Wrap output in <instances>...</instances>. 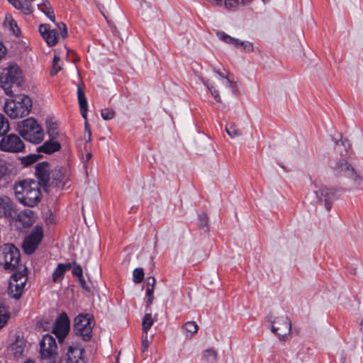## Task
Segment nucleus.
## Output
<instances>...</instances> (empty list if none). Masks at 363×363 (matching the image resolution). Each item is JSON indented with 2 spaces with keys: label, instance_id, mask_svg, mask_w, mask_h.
<instances>
[{
  "label": "nucleus",
  "instance_id": "cd10ccee",
  "mask_svg": "<svg viewBox=\"0 0 363 363\" xmlns=\"http://www.w3.org/2000/svg\"><path fill=\"white\" fill-rule=\"evenodd\" d=\"M47 133L51 138H57L59 135L57 123L52 119L46 120Z\"/></svg>",
  "mask_w": 363,
  "mask_h": 363
},
{
  "label": "nucleus",
  "instance_id": "4c0bfd02",
  "mask_svg": "<svg viewBox=\"0 0 363 363\" xmlns=\"http://www.w3.org/2000/svg\"><path fill=\"white\" fill-rule=\"evenodd\" d=\"M60 61V55L55 53L52 62V68L50 72L52 75L56 74L62 69V67L59 65Z\"/></svg>",
  "mask_w": 363,
  "mask_h": 363
},
{
  "label": "nucleus",
  "instance_id": "052dcab7",
  "mask_svg": "<svg viewBox=\"0 0 363 363\" xmlns=\"http://www.w3.org/2000/svg\"><path fill=\"white\" fill-rule=\"evenodd\" d=\"M84 139L86 140V145L89 143V142H86V140L88 139V135L87 134L85 135Z\"/></svg>",
  "mask_w": 363,
  "mask_h": 363
},
{
  "label": "nucleus",
  "instance_id": "f257e3e1",
  "mask_svg": "<svg viewBox=\"0 0 363 363\" xmlns=\"http://www.w3.org/2000/svg\"><path fill=\"white\" fill-rule=\"evenodd\" d=\"M16 199L23 206L33 207L41 199L40 183L32 179H24L15 184Z\"/></svg>",
  "mask_w": 363,
  "mask_h": 363
},
{
  "label": "nucleus",
  "instance_id": "72a5a7b5",
  "mask_svg": "<svg viewBox=\"0 0 363 363\" xmlns=\"http://www.w3.org/2000/svg\"><path fill=\"white\" fill-rule=\"evenodd\" d=\"M199 228L203 230L204 232H208L209 230L208 228V217L206 213H201L199 216Z\"/></svg>",
  "mask_w": 363,
  "mask_h": 363
},
{
  "label": "nucleus",
  "instance_id": "e2e57ef3",
  "mask_svg": "<svg viewBox=\"0 0 363 363\" xmlns=\"http://www.w3.org/2000/svg\"><path fill=\"white\" fill-rule=\"evenodd\" d=\"M262 1L266 4V3H268L269 1V0H262Z\"/></svg>",
  "mask_w": 363,
  "mask_h": 363
},
{
  "label": "nucleus",
  "instance_id": "f704fd0d",
  "mask_svg": "<svg viewBox=\"0 0 363 363\" xmlns=\"http://www.w3.org/2000/svg\"><path fill=\"white\" fill-rule=\"evenodd\" d=\"M23 342L22 340H17L15 343L11 345V350L13 354L16 357H19L23 354L24 351Z\"/></svg>",
  "mask_w": 363,
  "mask_h": 363
},
{
  "label": "nucleus",
  "instance_id": "5701e85b",
  "mask_svg": "<svg viewBox=\"0 0 363 363\" xmlns=\"http://www.w3.org/2000/svg\"><path fill=\"white\" fill-rule=\"evenodd\" d=\"M77 99L80 107L81 114L84 120L87 119V101L82 87L79 85L77 87Z\"/></svg>",
  "mask_w": 363,
  "mask_h": 363
},
{
  "label": "nucleus",
  "instance_id": "bb28decb",
  "mask_svg": "<svg viewBox=\"0 0 363 363\" xmlns=\"http://www.w3.org/2000/svg\"><path fill=\"white\" fill-rule=\"evenodd\" d=\"M198 329L199 326L194 321H188L182 326V331L186 338H191L198 332Z\"/></svg>",
  "mask_w": 363,
  "mask_h": 363
},
{
  "label": "nucleus",
  "instance_id": "7c9ffc66",
  "mask_svg": "<svg viewBox=\"0 0 363 363\" xmlns=\"http://www.w3.org/2000/svg\"><path fill=\"white\" fill-rule=\"evenodd\" d=\"M10 318V313L7 308L0 305V328H2Z\"/></svg>",
  "mask_w": 363,
  "mask_h": 363
},
{
  "label": "nucleus",
  "instance_id": "ea45409f",
  "mask_svg": "<svg viewBox=\"0 0 363 363\" xmlns=\"http://www.w3.org/2000/svg\"><path fill=\"white\" fill-rule=\"evenodd\" d=\"M39 158L40 156L38 155H29L21 158V163L25 166H28L35 163Z\"/></svg>",
  "mask_w": 363,
  "mask_h": 363
},
{
  "label": "nucleus",
  "instance_id": "473e14b6",
  "mask_svg": "<svg viewBox=\"0 0 363 363\" xmlns=\"http://www.w3.org/2000/svg\"><path fill=\"white\" fill-rule=\"evenodd\" d=\"M225 131L228 135L231 138H235L241 135L242 133L238 128L235 123L228 124L225 127Z\"/></svg>",
  "mask_w": 363,
  "mask_h": 363
},
{
  "label": "nucleus",
  "instance_id": "49530a36",
  "mask_svg": "<svg viewBox=\"0 0 363 363\" xmlns=\"http://www.w3.org/2000/svg\"><path fill=\"white\" fill-rule=\"evenodd\" d=\"M74 267L72 269V274L75 277H77L78 279L83 277L82 275V269L80 265L76 264L75 262L72 264Z\"/></svg>",
  "mask_w": 363,
  "mask_h": 363
},
{
  "label": "nucleus",
  "instance_id": "69168bd1",
  "mask_svg": "<svg viewBox=\"0 0 363 363\" xmlns=\"http://www.w3.org/2000/svg\"><path fill=\"white\" fill-rule=\"evenodd\" d=\"M361 325L363 327V318H362V320L361 322Z\"/></svg>",
  "mask_w": 363,
  "mask_h": 363
},
{
  "label": "nucleus",
  "instance_id": "5fc2aeb1",
  "mask_svg": "<svg viewBox=\"0 0 363 363\" xmlns=\"http://www.w3.org/2000/svg\"><path fill=\"white\" fill-rule=\"evenodd\" d=\"M9 2L17 9L21 10V0H9Z\"/></svg>",
  "mask_w": 363,
  "mask_h": 363
},
{
  "label": "nucleus",
  "instance_id": "6e6552de",
  "mask_svg": "<svg viewBox=\"0 0 363 363\" xmlns=\"http://www.w3.org/2000/svg\"><path fill=\"white\" fill-rule=\"evenodd\" d=\"M26 268L21 272H16L11 277L8 291L9 294L18 299L21 296L27 281Z\"/></svg>",
  "mask_w": 363,
  "mask_h": 363
},
{
  "label": "nucleus",
  "instance_id": "de8ad7c7",
  "mask_svg": "<svg viewBox=\"0 0 363 363\" xmlns=\"http://www.w3.org/2000/svg\"><path fill=\"white\" fill-rule=\"evenodd\" d=\"M9 172V168L6 162L0 161V180Z\"/></svg>",
  "mask_w": 363,
  "mask_h": 363
},
{
  "label": "nucleus",
  "instance_id": "a211bd4d",
  "mask_svg": "<svg viewBox=\"0 0 363 363\" xmlns=\"http://www.w3.org/2000/svg\"><path fill=\"white\" fill-rule=\"evenodd\" d=\"M16 220L18 223V228L21 230L28 228L34 222L33 211L28 209L21 211L17 215Z\"/></svg>",
  "mask_w": 363,
  "mask_h": 363
},
{
  "label": "nucleus",
  "instance_id": "6e6d98bb",
  "mask_svg": "<svg viewBox=\"0 0 363 363\" xmlns=\"http://www.w3.org/2000/svg\"><path fill=\"white\" fill-rule=\"evenodd\" d=\"M6 52V48L3 43L0 41V60L4 57Z\"/></svg>",
  "mask_w": 363,
  "mask_h": 363
},
{
  "label": "nucleus",
  "instance_id": "c03bdc74",
  "mask_svg": "<svg viewBox=\"0 0 363 363\" xmlns=\"http://www.w3.org/2000/svg\"><path fill=\"white\" fill-rule=\"evenodd\" d=\"M224 5L227 10L234 11L238 5V0H224Z\"/></svg>",
  "mask_w": 363,
  "mask_h": 363
},
{
  "label": "nucleus",
  "instance_id": "3c124183",
  "mask_svg": "<svg viewBox=\"0 0 363 363\" xmlns=\"http://www.w3.org/2000/svg\"><path fill=\"white\" fill-rule=\"evenodd\" d=\"M85 134L88 135L86 142H90L91 140V131L89 123L86 121L84 123Z\"/></svg>",
  "mask_w": 363,
  "mask_h": 363
},
{
  "label": "nucleus",
  "instance_id": "603ef678",
  "mask_svg": "<svg viewBox=\"0 0 363 363\" xmlns=\"http://www.w3.org/2000/svg\"><path fill=\"white\" fill-rule=\"evenodd\" d=\"M78 279H79V284H80L81 287L87 291H90V288L86 286V281H85V279H84V277H82L81 278H79Z\"/></svg>",
  "mask_w": 363,
  "mask_h": 363
},
{
  "label": "nucleus",
  "instance_id": "6ab92c4d",
  "mask_svg": "<svg viewBox=\"0 0 363 363\" xmlns=\"http://www.w3.org/2000/svg\"><path fill=\"white\" fill-rule=\"evenodd\" d=\"M84 350L77 345H70L67 352V363H84Z\"/></svg>",
  "mask_w": 363,
  "mask_h": 363
},
{
  "label": "nucleus",
  "instance_id": "37998d69",
  "mask_svg": "<svg viewBox=\"0 0 363 363\" xmlns=\"http://www.w3.org/2000/svg\"><path fill=\"white\" fill-rule=\"evenodd\" d=\"M115 114H116L115 111L113 109H110V108H104V109H102L101 111V117L106 121L111 120V119L113 118L115 116Z\"/></svg>",
  "mask_w": 363,
  "mask_h": 363
},
{
  "label": "nucleus",
  "instance_id": "423d86ee",
  "mask_svg": "<svg viewBox=\"0 0 363 363\" xmlns=\"http://www.w3.org/2000/svg\"><path fill=\"white\" fill-rule=\"evenodd\" d=\"M20 261L19 250L12 244H6L1 249L0 264L5 269L13 270Z\"/></svg>",
  "mask_w": 363,
  "mask_h": 363
},
{
  "label": "nucleus",
  "instance_id": "338daca9",
  "mask_svg": "<svg viewBox=\"0 0 363 363\" xmlns=\"http://www.w3.org/2000/svg\"><path fill=\"white\" fill-rule=\"evenodd\" d=\"M345 141H342V142H341V143H342L343 145H345Z\"/></svg>",
  "mask_w": 363,
  "mask_h": 363
},
{
  "label": "nucleus",
  "instance_id": "20e7f679",
  "mask_svg": "<svg viewBox=\"0 0 363 363\" xmlns=\"http://www.w3.org/2000/svg\"><path fill=\"white\" fill-rule=\"evenodd\" d=\"M19 134L27 141L38 144L44 138L42 128L33 118H28L18 125Z\"/></svg>",
  "mask_w": 363,
  "mask_h": 363
},
{
  "label": "nucleus",
  "instance_id": "7ed1b4c3",
  "mask_svg": "<svg viewBox=\"0 0 363 363\" xmlns=\"http://www.w3.org/2000/svg\"><path fill=\"white\" fill-rule=\"evenodd\" d=\"M22 82V73L17 65H11L0 74V86L7 95H13V88L18 87Z\"/></svg>",
  "mask_w": 363,
  "mask_h": 363
},
{
  "label": "nucleus",
  "instance_id": "a878e982",
  "mask_svg": "<svg viewBox=\"0 0 363 363\" xmlns=\"http://www.w3.org/2000/svg\"><path fill=\"white\" fill-rule=\"evenodd\" d=\"M38 8L51 21L55 22V16L54 11L48 0H43V1L38 4Z\"/></svg>",
  "mask_w": 363,
  "mask_h": 363
},
{
  "label": "nucleus",
  "instance_id": "58836bf2",
  "mask_svg": "<svg viewBox=\"0 0 363 363\" xmlns=\"http://www.w3.org/2000/svg\"><path fill=\"white\" fill-rule=\"evenodd\" d=\"M238 44L235 45L236 48H242V50L247 52H251L254 50V47L252 43L248 41H241L238 40Z\"/></svg>",
  "mask_w": 363,
  "mask_h": 363
},
{
  "label": "nucleus",
  "instance_id": "f8f14e48",
  "mask_svg": "<svg viewBox=\"0 0 363 363\" xmlns=\"http://www.w3.org/2000/svg\"><path fill=\"white\" fill-rule=\"evenodd\" d=\"M57 348L55 339L52 335L48 334L43 335L40 342V352L42 358H54L57 354Z\"/></svg>",
  "mask_w": 363,
  "mask_h": 363
},
{
  "label": "nucleus",
  "instance_id": "a19ab883",
  "mask_svg": "<svg viewBox=\"0 0 363 363\" xmlns=\"http://www.w3.org/2000/svg\"><path fill=\"white\" fill-rule=\"evenodd\" d=\"M133 281L135 284L140 283L144 279V272L142 268H136L133 272Z\"/></svg>",
  "mask_w": 363,
  "mask_h": 363
},
{
  "label": "nucleus",
  "instance_id": "dca6fc26",
  "mask_svg": "<svg viewBox=\"0 0 363 363\" xmlns=\"http://www.w3.org/2000/svg\"><path fill=\"white\" fill-rule=\"evenodd\" d=\"M66 173V169L62 167L53 169L50 173V182L47 184V188L51 186L57 188H62L67 178Z\"/></svg>",
  "mask_w": 363,
  "mask_h": 363
},
{
  "label": "nucleus",
  "instance_id": "f03ea898",
  "mask_svg": "<svg viewBox=\"0 0 363 363\" xmlns=\"http://www.w3.org/2000/svg\"><path fill=\"white\" fill-rule=\"evenodd\" d=\"M32 104V101L28 96L16 95L14 99L5 103L4 111L12 119L23 118L30 113Z\"/></svg>",
  "mask_w": 363,
  "mask_h": 363
},
{
  "label": "nucleus",
  "instance_id": "0e129e2a",
  "mask_svg": "<svg viewBox=\"0 0 363 363\" xmlns=\"http://www.w3.org/2000/svg\"><path fill=\"white\" fill-rule=\"evenodd\" d=\"M25 363H33V362L31 360H28V361L26 362Z\"/></svg>",
  "mask_w": 363,
  "mask_h": 363
},
{
  "label": "nucleus",
  "instance_id": "bf43d9fd",
  "mask_svg": "<svg viewBox=\"0 0 363 363\" xmlns=\"http://www.w3.org/2000/svg\"><path fill=\"white\" fill-rule=\"evenodd\" d=\"M67 52H68V55H69V54H72V55H74V51H72V50H67Z\"/></svg>",
  "mask_w": 363,
  "mask_h": 363
},
{
  "label": "nucleus",
  "instance_id": "4be33fe9",
  "mask_svg": "<svg viewBox=\"0 0 363 363\" xmlns=\"http://www.w3.org/2000/svg\"><path fill=\"white\" fill-rule=\"evenodd\" d=\"M205 84L207 86L208 89L211 91V95L215 99L217 102H221V99L219 95V91L223 95L227 96L229 93V91H233L234 88H226L225 86H222L220 82H217V86L218 89H216L213 85L210 84L208 82H205Z\"/></svg>",
  "mask_w": 363,
  "mask_h": 363
},
{
  "label": "nucleus",
  "instance_id": "8fccbe9b",
  "mask_svg": "<svg viewBox=\"0 0 363 363\" xmlns=\"http://www.w3.org/2000/svg\"><path fill=\"white\" fill-rule=\"evenodd\" d=\"M150 344V341L147 339V335H143L142 337V352L145 353Z\"/></svg>",
  "mask_w": 363,
  "mask_h": 363
},
{
  "label": "nucleus",
  "instance_id": "864d4df0",
  "mask_svg": "<svg viewBox=\"0 0 363 363\" xmlns=\"http://www.w3.org/2000/svg\"><path fill=\"white\" fill-rule=\"evenodd\" d=\"M156 281L153 277H148L147 279V287H153L155 288Z\"/></svg>",
  "mask_w": 363,
  "mask_h": 363
},
{
  "label": "nucleus",
  "instance_id": "13d9d810",
  "mask_svg": "<svg viewBox=\"0 0 363 363\" xmlns=\"http://www.w3.org/2000/svg\"><path fill=\"white\" fill-rule=\"evenodd\" d=\"M252 1V0H241L242 5H247L250 3H251Z\"/></svg>",
  "mask_w": 363,
  "mask_h": 363
},
{
  "label": "nucleus",
  "instance_id": "f3484780",
  "mask_svg": "<svg viewBox=\"0 0 363 363\" xmlns=\"http://www.w3.org/2000/svg\"><path fill=\"white\" fill-rule=\"evenodd\" d=\"M39 32L48 46H54L57 43V31L56 29H50L48 24H40Z\"/></svg>",
  "mask_w": 363,
  "mask_h": 363
},
{
  "label": "nucleus",
  "instance_id": "aec40b11",
  "mask_svg": "<svg viewBox=\"0 0 363 363\" xmlns=\"http://www.w3.org/2000/svg\"><path fill=\"white\" fill-rule=\"evenodd\" d=\"M48 165L45 162L38 163L35 166V175L41 183L44 185L47 189V184L50 182V175L48 173Z\"/></svg>",
  "mask_w": 363,
  "mask_h": 363
},
{
  "label": "nucleus",
  "instance_id": "c9c22d12",
  "mask_svg": "<svg viewBox=\"0 0 363 363\" xmlns=\"http://www.w3.org/2000/svg\"><path fill=\"white\" fill-rule=\"evenodd\" d=\"M5 22L9 24L11 30L15 35H18L20 32L16 22L12 18L11 16L9 15L6 16Z\"/></svg>",
  "mask_w": 363,
  "mask_h": 363
},
{
  "label": "nucleus",
  "instance_id": "9d476101",
  "mask_svg": "<svg viewBox=\"0 0 363 363\" xmlns=\"http://www.w3.org/2000/svg\"><path fill=\"white\" fill-rule=\"evenodd\" d=\"M0 149L4 152L17 153L23 151L25 145L19 136L9 134L1 140Z\"/></svg>",
  "mask_w": 363,
  "mask_h": 363
},
{
  "label": "nucleus",
  "instance_id": "4d7b16f0",
  "mask_svg": "<svg viewBox=\"0 0 363 363\" xmlns=\"http://www.w3.org/2000/svg\"><path fill=\"white\" fill-rule=\"evenodd\" d=\"M92 157V154L91 152H88L86 154L85 157L84 158V163L86 164L88 162Z\"/></svg>",
  "mask_w": 363,
  "mask_h": 363
},
{
  "label": "nucleus",
  "instance_id": "1a4fd4ad",
  "mask_svg": "<svg viewBox=\"0 0 363 363\" xmlns=\"http://www.w3.org/2000/svg\"><path fill=\"white\" fill-rule=\"evenodd\" d=\"M43 237V230L41 226L35 225L31 233L25 238L22 247L24 252L30 255L35 252Z\"/></svg>",
  "mask_w": 363,
  "mask_h": 363
},
{
  "label": "nucleus",
  "instance_id": "09e8293b",
  "mask_svg": "<svg viewBox=\"0 0 363 363\" xmlns=\"http://www.w3.org/2000/svg\"><path fill=\"white\" fill-rule=\"evenodd\" d=\"M56 26H57L59 31L60 32L61 36L63 38H66L67 35V27H66L65 24L62 22H60V23H57Z\"/></svg>",
  "mask_w": 363,
  "mask_h": 363
},
{
  "label": "nucleus",
  "instance_id": "c756f323",
  "mask_svg": "<svg viewBox=\"0 0 363 363\" xmlns=\"http://www.w3.org/2000/svg\"><path fill=\"white\" fill-rule=\"evenodd\" d=\"M155 320L153 319L151 313H146L143 319L142 322V328L143 331L147 334L148 330L150 329L152 325H153Z\"/></svg>",
  "mask_w": 363,
  "mask_h": 363
},
{
  "label": "nucleus",
  "instance_id": "2eb2a0df",
  "mask_svg": "<svg viewBox=\"0 0 363 363\" xmlns=\"http://www.w3.org/2000/svg\"><path fill=\"white\" fill-rule=\"evenodd\" d=\"M16 213V205L7 196H0V218L11 219Z\"/></svg>",
  "mask_w": 363,
  "mask_h": 363
},
{
  "label": "nucleus",
  "instance_id": "79ce46f5",
  "mask_svg": "<svg viewBox=\"0 0 363 363\" xmlns=\"http://www.w3.org/2000/svg\"><path fill=\"white\" fill-rule=\"evenodd\" d=\"M21 10L25 14H30L33 12L31 0H21Z\"/></svg>",
  "mask_w": 363,
  "mask_h": 363
},
{
  "label": "nucleus",
  "instance_id": "680f3d73",
  "mask_svg": "<svg viewBox=\"0 0 363 363\" xmlns=\"http://www.w3.org/2000/svg\"><path fill=\"white\" fill-rule=\"evenodd\" d=\"M78 60V58L77 57H75L74 58V60H72L74 62H76Z\"/></svg>",
  "mask_w": 363,
  "mask_h": 363
},
{
  "label": "nucleus",
  "instance_id": "b1692460",
  "mask_svg": "<svg viewBox=\"0 0 363 363\" xmlns=\"http://www.w3.org/2000/svg\"><path fill=\"white\" fill-rule=\"evenodd\" d=\"M72 267V263L58 264L52 276L53 282L57 283L60 281L64 277L65 272L71 269Z\"/></svg>",
  "mask_w": 363,
  "mask_h": 363
},
{
  "label": "nucleus",
  "instance_id": "e433bc0d",
  "mask_svg": "<svg viewBox=\"0 0 363 363\" xmlns=\"http://www.w3.org/2000/svg\"><path fill=\"white\" fill-rule=\"evenodd\" d=\"M217 35L221 40L224 41L226 43L233 44L235 46L238 43V39L232 38L223 32H219V33H218Z\"/></svg>",
  "mask_w": 363,
  "mask_h": 363
},
{
  "label": "nucleus",
  "instance_id": "a18cd8bd",
  "mask_svg": "<svg viewBox=\"0 0 363 363\" xmlns=\"http://www.w3.org/2000/svg\"><path fill=\"white\" fill-rule=\"evenodd\" d=\"M154 289H155V288H153V287H149V286L147 287L146 296L147 297V307H149L152 303V301L154 299V296H153Z\"/></svg>",
  "mask_w": 363,
  "mask_h": 363
},
{
  "label": "nucleus",
  "instance_id": "4468645a",
  "mask_svg": "<svg viewBox=\"0 0 363 363\" xmlns=\"http://www.w3.org/2000/svg\"><path fill=\"white\" fill-rule=\"evenodd\" d=\"M69 330V320L66 313H63L57 318L52 333L61 342L68 334Z\"/></svg>",
  "mask_w": 363,
  "mask_h": 363
},
{
  "label": "nucleus",
  "instance_id": "412c9836",
  "mask_svg": "<svg viewBox=\"0 0 363 363\" xmlns=\"http://www.w3.org/2000/svg\"><path fill=\"white\" fill-rule=\"evenodd\" d=\"M61 149L60 143L56 140V138H50L49 140L43 143L37 148L38 152H44L52 154L59 151Z\"/></svg>",
  "mask_w": 363,
  "mask_h": 363
},
{
  "label": "nucleus",
  "instance_id": "ddd939ff",
  "mask_svg": "<svg viewBox=\"0 0 363 363\" xmlns=\"http://www.w3.org/2000/svg\"><path fill=\"white\" fill-rule=\"evenodd\" d=\"M315 188L314 194L317 199V203L320 205L324 204L327 211H330L335 199V191L325 186L315 185Z\"/></svg>",
  "mask_w": 363,
  "mask_h": 363
},
{
  "label": "nucleus",
  "instance_id": "0eeeda50",
  "mask_svg": "<svg viewBox=\"0 0 363 363\" xmlns=\"http://www.w3.org/2000/svg\"><path fill=\"white\" fill-rule=\"evenodd\" d=\"M94 325V320L90 315H78L74 319V324L76 335L82 337L84 340H90Z\"/></svg>",
  "mask_w": 363,
  "mask_h": 363
},
{
  "label": "nucleus",
  "instance_id": "9b49d317",
  "mask_svg": "<svg viewBox=\"0 0 363 363\" xmlns=\"http://www.w3.org/2000/svg\"><path fill=\"white\" fill-rule=\"evenodd\" d=\"M291 330V324L286 315L278 318L272 322V331L279 337L280 340L285 341Z\"/></svg>",
  "mask_w": 363,
  "mask_h": 363
},
{
  "label": "nucleus",
  "instance_id": "39448f33",
  "mask_svg": "<svg viewBox=\"0 0 363 363\" xmlns=\"http://www.w3.org/2000/svg\"><path fill=\"white\" fill-rule=\"evenodd\" d=\"M333 170L336 177L348 178L356 186L363 184V177L358 174L354 167L345 159L337 161L333 167Z\"/></svg>",
  "mask_w": 363,
  "mask_h": 363
},
{
  "label": "nucleus",
  "instance_id": "2f4dec72",
  "mask_svg": "<svg viewBox=\"0 0 363 363\" xmlns=\"http://www.w3.org/2000/svg\"><path fill=\"white\" fill-rule=\"evenodd\" d=\"M10 129L9 123L7 118L0 113V136L6 135Z\"/></svg>",
  "mask_w": 363,
  "mask_h": 363
},
{
  "label": "nucleus",
  "instance_id": "393cba45",
  "mask_svg": "<svg viewBox=\"0 0 363 363\" xmlns=\"http://www.w3.org/2000/svg\"><path fill=\"white\" fill-rule=\"evenodd\" d=\"M214 72L218 74L219 77L217 78V82H220L222 86H225L226 88H235L236 84L235 82H233L228 77L229 74L225 69L216 70L214 69Z\"/></svg>",
  "mask_w": 363,
  "mask_h": 363
},
{
  "label": "nucleus",
  "instance_id": "c85d7f7f",
  "mask_svg": "<svg viewBox=\"0 0 363 363\" xmlns=\"http://www.w3.org/2000/svg\"><path fill=\"white\" fill-rule=\"evenodd\" d=\"M202 358L206 363H216L218 354L215 350L208 349L203 352Z\"/></svg>",
  "mask_w": 363,
  "mask_h": 363
}]
</instances>
